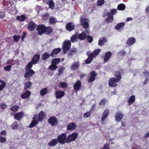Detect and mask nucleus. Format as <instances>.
I'll return each mask as SVG.
<instances>
[{"label": "nucleus", "instance_id": "1", "mask_svg": "<svg viewBox=\"0 0 149 149\" xmlns=\"http://www.w3.org/2000/svg\"><path fill=\"white\" fill-rule=\"evenodd\" d=\"M71 41L74 42V35H73L71 38V41L65 40L63 42L62 45V49L64 54H66L68 50L71 48Z\"/></svg>", "mask_w": 149, "mask_h": 149}, {"label": "nucleus", "instance_id": "2", "mask_svg": "<svg viewBox=\"0 0 149 149\" xmlns=\"http://www.w3.org/2000/svg\"><path fill=\"white\" fill-rule=\"evenodd\" d=\"M66 134L65 133H62L59 135L57 138V141L61 144L66 143Z\"/></svg>", "mask_w": 149, "mask_h": 149}, {"label": "nucleus", "instance_id": "3", "mask_svg": "<svg viewBox=\"0 0 149 149\" xmlns=\"http://www.w3.org/2000/svg\"><path fill=\"white\" fill-rule=\"evenodd\" d=\"M48 122L52 126H56L58 123V120L56 116H52L49 118Z\"/></svg>", "mask_w": 149, "mask_h": 149}, {"label": "nucleus", "instance_id": "4", "mask_svg": "<svg viewBox=\"0 0 149 149\" xmlns=\"http://www.w3.org/2000/svg\"><path fill=\"white\" fill-rule=\"evenodd\" d=\"M45 25L42 24L37 26L36 29L39 35H41L45 33Z\"/></svg>", "mask_w": 149, "mask_h": 149}, {"label": "nucleus", "instance_id": "5", "mask_svg": "<svg viewBox=\"0 0 149 149\" xmlns=\"http://www.w3.org/2000/svg\"><path fill=\"white\" fill-rule=\"evenodd\" d=\"M119 82L117 81L115 77H112L109 79V85L110 87H115L117 86V83Z\"/></svg>", "mask_w": 149, "mask_h": 149}, {"label": "nucleus", "instance_id": "6", "mask_svg": "<svg viewBox=\"0 0 149 149\" xmlns=\"http://www.w3.org/2000/svg\"><path fill=\"white\" fill-rule=\"evenodd\" d=\"M124 115L120 111H117L115 116V119L116 122H118L121 120L123 118Z\"/></svg>", "mask_w": 149, "mask_h": 149}, {"label": "nucleus", "instance_id": "7", "mask_svg": "<svg viewBox=\"0 0 149 149\" xmlns=\"http://www.w3.org/2000/svg\"><path fill=\"white\" fill-rule=\"evenodd\" d=\"M37 25L33 22L31 21L27 27L28 30L30 31H33L34 30Z\"/></svg>", "mask_w": 149, "mask_h": 149}, {"label": "nucleus", "instance_id": "8", "mask_svg": "<svg viewBox=\"0 0 149 149\" xmlns=\"http://www.w3.org/2000/svg\"><path fill=\"white\" fill-rule=\"evenodd\" d=\"M26 72L24 74V77L25 78H28L32 76L35 73V72L32 69L25 70Z\"/></svg>", "mask_w": 149, "mask_h": 149}, {"label": "nucleus", "instance_id": "9", "mask_svg": "<svg viewBox=\"0 0 149 149\" xmlns=\"http://www.w3.org/2000/svg\"><path fill=\"white\" fill-rule=\"evenodd\" d=\"M61 49L60 48L54 49L50 54L51 56L54 57H56L57 55L61 52Z\"/></svg>", "mask_w": 149, "mask_h": 149}, {"label": "nucleus", "instance_id": "10", "mask_svg": "<svg viewBox=\"0 0 149 149\" xmlns=\"http://www.w3.org/2000/svg\"><path fill=\"white\" fill-rule=\"evenodd\" d=\"M97 75L95 71H92L91 72L90 78L88 80V82L89 83H91L94 81L95 79V77Z\"/></svg>", "mask_w": 149, "mask_h": 149}, {"label": "nucleus", "instance_id": "11", "mask_svg": "<svg viewBox=\"0 0 149 149\" xmlns=\"http://www.w3.org/2000/svg\"><path fill=\"white\" fill-rule=\"evenodd\" d=\"M109 113V110L107 109H106L104 111L102 116L101 118V121L103 122L105 119L108 116Z\"/></svg>", "mask_w": 149, "mask_h": 149}, {"label": "nucleus", "instance_id": "12", "mask_svg": "<svg viewBox=\"0 0 149 149\" xmlns=\"http://www.w3.org/2000/svg\"><path fill=\"white\" fill-rule=\"evenodd\" d=\"M136 42V39L134 37L129 38L126 42V44L129 46L134 44Z\"/></svg>", "mask_w": 149, "mask_h": 149}, {"label": "nucleus", "instance_id": "13", "mask_svg": "<svg viewBox=\"0 0 149 149\" xmlns=\"http://www.w3.org/2000/svg\"><path fill=\"white\" fill-rule=\"evenodd\" d=\"M23 116V113L22 112H20L16 113L14 117L15 120H19L22 118Z\"/></svg>", "mask_w": 149, "mask_h": 149}, {"label": "nucleus", "instance_id": "14", "mask_svg": "<svg viewBox=\"0 0 149 149\" xmlns=\"http://www.w3.org/2000/svg\"><path fill=\"white\" fill-rule=\"evenodd\" d=\"M40 59V55L39 54H35L33 57L31 61L34 64H36L39 61Z\"/></svg>", "mask_w": 149, "mask_h": 149}, {"label": "nucleus", "instance_id": "15", "mask_svg": "<svg viewBox=\"0 0 149 149\" xmlns=\"http://www.w3.org/2000/svg\"><path fill=\"white\" fill-rule=\"evenodd\" d=\"M65 94L64 91H56L55 92V96L56 99H59L63 96Z\"/></svg>", "mask_w": 149, "mask_h": 149}, {"label": "nucleus", "instance_id": "16", "mask_svg": "<svg viewBox=\"0 0 149 149\" xmlns=\"http://www.w3.org/2000/svg\"><path fill=\"white\" fill-rule=\"evenodd\" d=\"M66 143H68L74 140V132L70 135L67 138L66 137Z\"/></svg>", "mask_w": 149, "mask_h": 149}, {"label": "nucleus", "instance_id": "17", "mask_svg": "<svg viewBox=\"0 0 149 149\" xmlns=\"http://www.w3.org/2000/svg\"><path fill=\"white\" fill-rule=\"evenodd\" d=\"M112 55L111 53L110 52H106L104 55V63L107 62L110 59Z\"/></svg>", "mask_w": 149, "mask_h": 149}, {"label": "nucleus", "instance_id": "18", "mask_svg": "<svg viewBox=\"0 0 149 149\" xmlns=\"http://www.w3.org/2000/svg\"><path fill=\"white\" fill-rule=\"evenodd\" d=\"M66 29L69 31H71L74 29V25L71 22L68 23L66 25Z\"/></svg>", "mask_w": 149, "mask_h": 149}, {"label": "nucleus", "instance_id": "19", "mask_svg": "<svg viewBox=\"0 0 149 149\" xmlns=\"http://www.w3.org/2000/svg\"><path fill=\"white\" fill-rule=\"evenodd\" d=\"M86 35L84 32H82L78 35L77 38L81 40H84L86 38Z\"/></svg>", "mask_w": 149, "mask_h": 149}, {"label": "nucleus", "instance_id": "20", "mask_svg": "<svg viewBox=\"0 0 149 149\" xmlns=\"http://www.w3.org/2000/svg\"><path fill=\"white\" fill-rule=\"evenodd\" d=\"M31 92L29 91L26 90V91L21 95V97L22 99H26L30 96Z\"/></svg>", "mask_w": 149, "mask_h": 149}, {"label": "nucleus", "instance_id": "21", "mask_svg": "<svg viewBox=\"0 0 149 149\" xmlns=\"http://www.w3.org/2000/svg\"><path fill=\"white\" fill-rule=\"evenodd\" d=\"M125 25L124 22H120L115 27V29L117 30H119L120 29L122 30L124 28Z\"/></svg>", "mask_w": 149, "mask_h": 149}, {"label": "nucleus", "instance_id": "22", "mask_svg": "<svg viewBox=\"0 0 149 149\" xmlns=\"http://www.w3.org/2000/svg\"><path fill=\"white\" fill-rule=\"evenodd\" d=\"M81 24L83 25V28L86 29H87L89 26L88 23L85 19H82L81 21Z\"/></svg>", "mask_w": 149, "mask_h": 149}, {"label": "nucleus", "instance_id": "23", "mask_svg": "<svg viewBox=\"0 0 149 149\" xmlns=\"http://www.w3.org/2000/svg\"><path fill=\"white\" fill-rule=\"evenodd\" d=\"M87 55L88 56V58L86 60L85 63L86 64H88L93 61V58L92 57L91 55L89 54V52H87Z\"/></svg>", "mask_w": 149, "mask_h": 149}, {"label": "nucleus", "instance_id": "24", "mask_svg": "<svg viewBox=\"0 0 149 149\" xmlns=\"http://www.w3.org/2000/svg\"><path fill=\"white\" fill-rule=\"evenodd\" d=\"M101 50L100 49H97L95 50L93 52L91 53L89 52V54L91 55L92 57L93 58H95L96 56L98 55L100 53Z\"/></svg>", "mask_w": 149, "mask_h": 149}, {"label": "nucleus", "instance_id": "25", "mask_svg": "<svg viewBox=\"0 0 149 149\" xmlns=\"http://www.w3.org/2000/svg\"><path fill=\"white\" fill-rule=\"evenodd\" d=\"M45 33L47 35H49L53 31V29L50 26L46 27L45 26Z\"/></svg>", "mask_w": 149, "mask_h": 149}, {"label": "nucleus", "instance_id": "26", "mask_svg": "<svg viewBox=\"0 0 149 149\" xmlns=\"http://www.w3.org/2000/svg\"><path fill=\"white\" fill-rule=\"evenodd\" d=\"M122 74L120 71H116L115 72L114 75L116 77V79H117V81H120L121 79Z\"/></svg>", "mask_w": 149, "mask_h": 149}, {"label": "nucleus", "instance_id": "27", "mask_svg": "<svg viewBox=\"0 0 149 149\" xmlns=\"http://www.w3.org/2000/svg\"><path fill=\"white\" fill-rule=\"evenodd\" d=\"M135 100V97L134 95L131 96L129 99L127 101V103L129 105H131L132 104Z\"/></svg>", "mask_w": 149, "mask_h": 149}, {"label": "nucleus", "instance_id": "28", "mask_svg": "<svg viewBox=\"0 0 149 149\" xmlns=\"http://www.w3.org/2000/svg\"><path fill=\"white\" fill-rule=\"evenodd\" d=\"M45 115L44 112L43 111H40L38 116V120L39 122L43 119Z\"/></svg>", "mask_w": 149, "mask_h": 149}, {"label": "nucleus", "instance_id": "29", "mask_svg": "<svg viewBox=\"0 0 149 149\" xmlns=\"http://www.w3.org/2000/svg\"><path fill=\"white\" fill-rule=\"evenodd\" d=\"M81 84L80 80H78L75 83V91H78L81 87Z\"/></svg>", "mask_w": 149, "mask_h": 149}, {"label": "nucleus", "instance_id": "30", "mask_svg": "<svg viewBox=\"0 0 149 149\" xmlns=\"http://www.w3.org/2000/svg\"><path fill=\"white\" fill-rule=\"evenodd\" d=\"M58 143V141L57 139H53L52 141L48 143L49 146H54L56 145Z\"/></svg>", "mask_w": 149, "mask_h": 149}, {"label": "nucleus", "instance_id": "31", "mask_svg": "<svg viewBox=\"0 0 149 149\" xmlns=\"http://www.w3.org/2000/svg\"><path fill=\"white\" fill-rule=\"evenodd\" d=\"M32 82L30 81H27L24 83V90H27L28 89L31 88L32 86Z\"/></svg>", "mask_w": 149, "mask_h": 149}, {"label": "nucleus", "instance_id": "32", "mask_svg": "<svg viewBox=\"0 0 149 149\" xmlns=\"http://www.w3.org/2000/svg\"><path fill=\"white\" fill-rule=\"evenodd\" d=\"M51 56V54L48 53L47 52H45L42 56V61L46 60L48 58Z\"/></svg>", "mask_w": 149, "mask_h": 149}, {"label": "nucleus", "instance_id": "33", "mask_svg": "<svg viewBox=\"0 0 149 149\" xmlns=\"http://www.w3.org/2000/svg\"><path fill=\"white\" fill-rule=\"evenodd\" d=\"M107 41V40L105 37L101 38L98 41V45L100 46H102L104 44V42Z\"/></svg>", "mask_w": 149, "mask_h": 149}, {"label": "nucleus", "instance_id": "34", "mask_svg": "<svg viewBox=\"0 0 149 149\" xmlns=\"http://www.w3.org/2000/svg\"><path fill=\"white\" fill-rule=\"evenodd\" d=\"M33 64H34V63L31 61L29 62L25 68V70H27L32 69L31 68Z\"/></svg>", "mask_w": 149, "mask_h": 149}, {"label": "nucleus", "instance_id": "35", "mask_svg": "<svg viewBox=\"0 0 149 149\" xmlns=\"http://www.w3.org/2000/svg\"><path fill=\"white\" fill-rule=\"evenodd\" d=\"M47 4H49V7L51 9H53L54 8L55 4L52 0L49 1Z\"/></svg>", "mask_w": 149, "mask_h": 149}, {"label": "nucleus", "instance_id": "36", "mask_svg": "<svg viewBox=\"0 0 149 149\" xmlns=\"http://www.w3.org/2000/svg\"><path fill=\"white\" fill-rule=\"evenodd\" d=\"M49 21L50 24L53 25L56 22V18L53 17H51L49 19Z\"/></svg>", "mask_w": 149, "mask_h": 149}, {"label": "nucleus", "instance_id": "37", "mask_svg": "<svg viewBox=\"0 0 149 149\" xmlns=\"http://www.w3.org/2000/svg\"><path fill=\"white\" fill-rule=\"evenodd\" d=\"M38 120L36 121L34 120H32L29 126V128H32L35 125L38 124Z\"/></svg>", "mask_w": 149, "mask_h": 149}, {"label": "nucleus", "instance_id": "38", "mask_svg": "<svg viewBox=\"0 0 149 149\" xmlns=\"http://www.w3.org/2000/svg\"><path fill=\"white\" fill-rule=\"evenodd\" d=\"M48 91V89L47 88H44L42 89L40 92V93L41 96H43L45 95Z\"/></svg>", "mask_w": 149, "mask_h": 149}, {"label": "nucleus", "instance_id": "39", "mask_svg": "<svg viewBox=\"0 0 149 149\" xmlns=\"http://www.w3.org/2000/svg\"><path fill=\"white\" fill-rule=\"evenodd\" d=\"M74 128V123H70L67 126V129L68 130H72Z\"/></svg>", "mask_w": 149, "mask_h": 149}, {"label": "nucleus", "instance_id": "40", "mask_svg": "<svg viewBox=\"0 0 149 149\" xmlns=\"http://www.w3.org/2000/svg\"><path fill=\"white\" fill-rule=\"evenodd\" d=\"M19 108V107L18 106L14 105L10 108V110L14 112H16L18 111Z\"/></svg>", "mask_w": 149, "mask_h": 149}, {"label": "nucleus", "instance_id": "41", "mask_svg": "<svg viewBox=\"0 0 149 149\" xmlns=\"http://www.w3.org/2000/svg\"><path fill=\"white\" fill-rule=\"evenodd\" d=\"M26 18V17L24 15H22L20 16H17V17L16 18L17 20H19V21H24Z\"/></svg>", "mask_w": 149, "mask_h": 149}, {"label": "nucleus", "instance_id": "42", "mask_svg": "<svg viewBox=\"0 0 149 149\" xmlns=\"http://www.w3.org/2000/svg\"><path fill=\"white\" fill-rule=\"evenodd\" d=\"M6 83L3 81L0 80V91H2L6 86Z\"/></svg>", "mask_w": 149, "mask_h": 149}, {"label": "nucleus", "instance_id": "43", "mask_svg": "<svg viewBox=\"0 0 149 149\" xmlns=\"http://www.w3.org/2000/svg\"><path fill=\"white\" fill-rule=\"evenodd\" d=\"M125 6L124 4L123 3H121L118 5L117 9L119 10H123L125 9Z\"/></svg>", "mask_w": 149, "mask_h": 149}, {"label": "nucleus", "instance_id": "44", "mask_svg": "<svg viewBox=\"0 0 149 149\" xmlns=\"http://www.w3.org/2000/svg\"><path fill=\"white\" fill-rule=\"evenodd\" d=\"M60 61L61 60L60 58H55L52 60V63L56 65L58 64L60 62Z\"/></svg>", "mask_w": 149, "mask_h": 149}, {"label": "nucleus", "instance_id": "45", "mask_svg": "<svg viewBox=\"0 0 149 149\" xmlns=\"http://www.w3.org/2000/svg\"><path fill=\"white\" fill-rule=\"evenodd\" d=\"M18 127L17 123L16 121H15L11 126V128L13 130L17 129Z\"/></svg>", "mask_w": 149, "mask_h": 149}, {"label": "nucleus", "instance_id": "46", "mask_svg": "<svg viewBox=\"0 0 149 149\" xmlns=\"http://www.w3.org/2000/svg\"><path fill=\"white\" fill-rule=\"evenodd\" d=\"M57 68V67L56 65L52 64L49 66V69L50 70L53 71L56 69Z\"/></svg>", "mask_w": 149, "mask_h": 149}, {"label": "nucleus", "instance_id": "47", "mask_svg": "<svg viewBox=\"0 0 149 149\" xmlns=\"http://www.w3.org/2000/svg\"><path fill=\"white\" fill-rule=\"evenodd\" d=\"M65 70V68L63 67H61L59 68L58 72V75L59 76L63 74V72Z\"/></svg>", "mask_w": 149, "mask_h": 149}, {"label": "nucleus", "instance_id": "48", "mask_svg": "<svg viewBox=\"0 0 149 149\" xmlns=\"http://www.w3.org/2000/svg\"><path fill=\"white\" fill-rule=\"evenodd\" d=\"M107 102V99H102L100 100L99 104L100 105H104Z\"/></svg>", "mask_w": 149, "mask_h": 149}, {"label": "nucleus", "instance_id": "49", "mask_svg": "<svg viewBox=\"0 0 149 149\" xmlns=\"http://www.w3.org/2000/svg\"><path fill=\"white\" fill-rule=\"evenodd\" d=\"M86 38L87 41L89 43L91 42L93 40V38L91 36L89 35L86 36Z\"/></svg>", "mask_w": 149, "mask_h": 149}, {"label": "nucleus", "instance_id": "50", "mask_svg": "<svg viewBox=\"0 0 149 149\" xmlns=\"http://www.w3.org/2000/svg\"><path fill=\"white\" fill-rule=\"evenodd\" d=\"M49 15L47 13H45L42 15V19L44 20H46L49 18Z\"/></svg>", "mask_w": 149, "mask_h": 149}, {"label": "nucleus", "instance_id": "51", "mask_svg": "<svg viewBox=\"0 0 149 149\" xmlns=\"http://www.w3.org/2000/svg\"><path fill=\"white\" fill-rule=\"evenodd\" d=\"M105 3L104 0H98L97 1V5L98 6H101L103 4Z\"/></svg>", "mask_w": 149, "mask_h": 149}, {"label": "nucleus", "instance_id": "52", "mask_svg": "<svg viewBox=\"0 0 149 149\" xmlns=\"http://www.w3.org/2000/svg\"><path fill=\"white\" fill-rule=\"evenodd\" d=\"M6 138L2 136L1 135H0V143H4L6 142Z\"/></svg>", "mask_w": 149, "mask_h": 149}, {"label": "nucleus", "instance_id": "53", "mask_svg": "<svg viewBox=\"0 0 149 149\" xmlns=\"http://www.w3.org/2000/svg\"><path fill=\"white\" fill-rule=\"evenodd\" d=\"M117 11L116 9H112L111 10L110 12L109 13V14L113 15H115L117 13Z\"/></svg>", "mask_w": 149, "mask_h": 149}, {"label": "nucleus", "instance_id": "54", "mask_svg": "<svg viewBox=\"0 0 149 149\" xmlns=\"http://www.w3.org/2000/svg\"><path fill=\"white\" fill-rule=\"evenodd\" d=\"M60 85L61 86L62 88H67L68 85L65 82H61Z\"/></svg>", "mask_w": 149, "mask_h": 149}, {"label": "nucleus", "instance_id": "55", "mask_svg": "<svg viewBox=\"0 0 149 149\" xmlns=\"http://www.w3.org/2000/svg\"><path fill=\"white\" fill-rule=\"evenodd\" d=\"M20 35H14L13 37L14 40L17 42L20 39Z\"/></svg>", "mask_w": 149, "mask_h": 149}, {"label": "nucleus", "instance_id": "56", "mask_svg": "<svg viewBox=\"0 0 149 149\" xmlns=\"http://www.w3.org/2000/svg\"><path fill=\"white\" fill-rule=\"evenodd\" d=\"M107 15L108 16V17L107 18V20H108V19H111V21L113 20V15L109 14V13H108Z\"/></svg>", "mask_w": 149, "mask_h": 149}, {"label": "nucleus", "instance_id": "57", "mask_svg": "<svg viewBox=\"0 0 149 149\" xmlns=\"http://www.w3.org/2000/svg\"><path fill=\"white\" fill-rule=\"evenodd\" d=\"M107 15L108 16V17L107 18V20H108V19H111V21L113 20V15L109 14V13H108Z\"/></svg>", "mask_w": 149, "mask_h": 149}, {"label": "nucleus", "instance_id": "58", "mask_svg": "<svg viewBox=\"0 0 149 149\" xmlns=\"http://www.w3.org/2000/svg\"><path fill=\"white\" fill-rule=\"evenodd\" d=\"M11 68V67L10 65H7L5 66L4 67V70L6 71H9Z\"/></svg>", "mask_w": 149, "mask_h": 149}, {"label": "nucleus", "instance_id": "59", "mask_svg": "<svg viewBox=\"0 0 149 149\" xmlns=\"http://www.w3.org/2000/svg\"><path fill=\"white\" fill-rule=\"evenodd\" d=\"M91 112L88 111L84 114V117L85 118H88L91 115Z\"/></svg>", "mask_w": 149, "mask_h": 149}, {"label": "nucleus", "instance_id": "60", "mask_svg": "<svg viewBox=\"0 0 149 149\" xmlns=\"http://www.w3.org/2000/svg\"><path fill=\"white\" fill-rule=\"evenodd\" d=\"M0 107L2 109H4L6 108L7 105L5 103H3L0 104Z\"/></svg>", "mask_w": 149, "mask_h": 149}, {"label": "nucleus", "instance_id": "61", "mask_svg": "<svg viewBox=\"0 0 149 149\" xmlns=\"http://www.w3.org/2000/svg\"><path fill=\"white\" fill-rule=\"evenodd\" d=\"M5 15V12H0V19L3 18Z\"/></svg>", "mask_w": 149, "mask_h": 149}, {"label": "nucleus", "instance_id": "62", "mask_svg": "<svg viewBox=\"0 0 149 149\" xmlns=\"http://www.w3.org/2000/svg\"><path fill=\"white\" fill-rule=\"evenodd\" d=\"M26 32H24L22 34L21 36V40L22 41H24L25 37L26 36Z\"/></svg>", "mask_w": 149, "mask_h": 149}, {"label": "nucleus", "instance_id": "63", "mask_svg": "<svg viewBox=\"0 0 149 149\" xmlns=\"http://www.w3.org/2000/svg\"><path fill=\"white\" fill-rule=\"evenodd\" d=\"M95 106H96V104H93L92 105V107H91L90 109V111L91 112H92V111H93L95 109Z\"/></svg>", "mask_w": 149, "mask_h": 149}, {"label": "nucleus", "instance_id": "64", "mask_svg": "<svg viewBox=\"0 0 149 149\" xmlns=\"http://www.w3.org/2000/svg\"><path fill=\"white\" fill-rule=\"evenodd\" d=\"M103 149H110L109 144L107 143H105L104 145Z\"/></svg>", "mask_w": 149, "mask_h": 149}]
</instances>
